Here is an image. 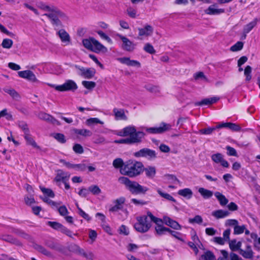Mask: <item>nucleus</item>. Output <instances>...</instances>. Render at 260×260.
Masks as SVG:
<instances>
[{
	"instance_id": "1",
	"label": "nucleus",
	"mask_w": 260,
	"mask_h": 260,
	"mask_svg": "<svg viewBox=\"0 0 260 260\" xmlns=\"http://www.w3.org/2000/svg\"><path fill=\"white\" fill-rule=\"evenodd\" d=\"M44 15L47 17L51 24L56 27H62V22H66L69 20L68 17L55 6Z\"/></svg>"
},
{
	"instance_id": "2",
	"label": "nucleus",
	"mask_w": 260,
	"mask_h": 260,
	"mask_svg": "<svg viewBox=\"0 0 260 260\" xmlns=\"http://www.w3.org/2000/svg\"><path fill=\"white\" fill-rule=\"evenodd\" d=\"M143 164L138 161L128 160L120 170V173L130 177L139 175L143 170Z\"/></svg>"
},
{
	"instance_id": "3",
	"label": "nucleus",
	"mask_w": 260,
	"mask_h": 260,
	"mask_svg": "<svg viewBox=\"0 0 260 260\" xmlns=\"http://www.w3.org/2000/svg\"><path fill=\"white\" fill-rule=\"evenodd\" d=\"M118 181L120 183L125 186L132 194H145L148 190L147 187L143 186L139 184L137 182L130 180L125 177H120L118 178Z\"/></svg>"
},
{
	"instance_id": "4",
	"label": "nucleus",
	"mask_w": 260,
	"mask_h": 260,
	"mask_svg": "<svg viewBox=\"0 0 260 260\" xmlns=\"http://www.w3.org/2000/svg\"><path fill=\"white\" fill-rule=\"evenodd\" d=\"M82 44L87 49L95 53H99L101 51H107V48L93 38L83 39L82 40Z\"/></svg>"
},
{
	"instance_id": "5",
	"label": "nucleus",
	"mask_w": 260,
	"mask_h": 260,
	"mask_svg": "<svg viewBox=\"0 0 260 260\" xmlns=\"http://www.w3.org/2000/svg\"><path fill=\"white\" fill-rule=\"evenodd\" d=\"M147 214L146 215L138 216L137 217V222L135 224L134 228L137 231L140 233L147 232L151 226V220H149Z\"/></svg>"
},
{
	"instance_id": "6",
	"label": "nucleus",
	"mask_w": 260,
	"mask_h": 260,
	"mask_svg": "<svg viewBox=\"0 0 260 260\" xmlns=\"http://www.w3.org/2000/svg\"><path fill=\"white\" fill-rule=\"evenodd\" d=\"M147 214L151 221H153L156 224L155 230L156 234L160 236L165 234L166 232L170 231V229L162 225V219L154 216L150 212H148Z\"/></svg>"
},
{
	"instance_id": "7",
	"label": "nucleus",
	"mask_w": 260,
	"mask_h": 260,
	"mask_svg": "<svg viewBox=\"0 0 260 260\" xmlns=\"http://www.w3.org/2000/svg\"><path fill=\"white\" fill-rule=\"evenodd\" d=\"M172 125L164 122L161 123L159 126L154 127H147L145 126L141 127L140 128L142 130H145L148 134H162L166 131H170L171 129Z\"/></svg>"
},
{
	"instance_id": "8",
	"label": "nucleus",
	"mask_w": 260,
	"mask_h": 260,
	"mask_svg": "<svg viewBox=\"0 0 260 260\" xmlns=\"http://www.w3.org/2000/svg\"><path fill=\"white\" fill-rule=\"evenodd\" d=\"M48 85L53 88H54L56 90L59 91H75L78 88L76 83L72 80H67L62 85H55L51 84H48Z\"/></svg>"
},
{
	"instance_id": "9",
	"label": "nucleus",
	"mask_w": 260,
	"mask_h": 260,
	"mask_svg": "<svg viewBox=\"0 0 260 260\" xmlns=\"http://www.w3.org/2000/svg\"><path fill=\"white\" fill-rule=\"evenodd\" d=\"M145 136V134L143 131H138L136 136L126 139H122L118 140H115L114 143L117 144H133L140 143L142 139Z\"/></svg>"
},
{
	"instance_id": "10",
	"label": "nucleus",
	"mask_w": 260,
	"mask_h": 260,
	"mask_svg": "<svg viewBox=\"0 0 260 260\" xmlns=\"http://www.w3.org/2000/svg\"><path fill=\"white\" fill-rule=\"evenodd\" d=\"M75 68L79 71L78 74L84 78L91 79L95 74V70L93 68H84L78 66H75Z\"/></svg>"
},
{
	"instance_id": "11",
	"label": "nucleus",
	"mask_w": 260,
	"mask_h": 260,
	"mask_svg": "<svg viewBox=\"0 0 260 260\" xmlns=\"http://www.w3.org/2000/svg\"><path fill=\"white\" fill-rule=\"evenodd\" d=\"M126 199L123 197H119L113 201V205L109 209V211L111 212H117L119 210H123L124 205Z\"/></svg>"
},
{
	"instance_id": "12",
	"label": "nucleus",
	"mask_w": 260,
	"mask_h": 260,
	"mask_svg": "<svg viewBox=\"0 0 260 260\" xmlns=\"http://www.w3.org/2000/svg\"><path fill=\"white\" fill-rule=\"evenodd\" d=\"M116 36L121 40L122 42L121 48L124 50L132 52L135 49V45L128 38L119 34H116Z\"/></svg>"
},
{
	"instance_id": "13",
	"label": "nucleus",
	"mask_w": 260,
	"mask_h": 260,
	"mask_svg": "<svg viewBox=\"0 0 260 260\" xmlns=\"http://www.w3.org/2000/svg\"><path fill=\"white\" fill-rule=\"evenodd\" d=\"M134 156L137 157H147L148 159H153L156 157L155 151L148 148H143L136 152L134 153Z\"/></svg>"
},
{
	"instance_id": "14",
	"label": "nucleus",
	"mask_w": 260,
	"mask_h": 260,
	"mask_svg": "<svg viewBox=\"0 0 260 260\" xmlns=\"http://www.w3.org/2000/svg\"><path fill=\"white\" fill-rule=\"evenodd\" d=\"M70 177V174L69 173L58 170L56 172V175L54 179V181L55 182L58 186H60L61 182L64 183L66 181H69Z\"/></svg>"
},
{
	"instance_id": "15",
	"label": "nucleus",
	"mask_w": 260,
	"mask_h": 260,
	"mask_svg": "<svg viewBox=\"0 0 260 260\" xmlns=\"http://www.w3.org/2000/svg\"><path fill=\"white\" fill-rule=\"evenodd\" d=\"M18 74L21 78L27 79L31 82H39V81L37 79L36 75L30 70L19 71Z\"/></svg>"
},
{
	"instance_id": "16",
	"label": "nucleus",
	"mask_w": 260,
	"mask_h": 260,
	"mask_svg": "<svg viewBox=\"0 0 260 260\" xmlns=\"http://www.w3.org/2000/svg\"><path fill=\"white\" fill-rule=\"evenodd\" d=\"M117 60L121 63L125 64L129 67H134L140 68L141 63L139 61L136 60H131L130 58L127 57H123L118 58Z\"/></svg>"
},
{
	"instance_id": "17",
	"label": "nucleus",
	"mask_w": 260,
	"mask_h": 260,
	"mask_svg": "<svg viewBox=\"0 0 260 260\" xmlns=\"http://www.w3.org/2000/svg\"><path fill=\"white\" fill-rule=\"evenodd\" d=\"M74 251L77 254L85 257L87 260H93L94 255L91 251H85L77 245L75 246Z\"/></svg>"
},
{
	"instance_id": "18",
	"label": "nucleus",
	"mask_w": 260,
	"mask_h": 260,
	"mask_svg": "<svg viewBox=\"0 0 260 260\" xmlns=\"http://www.w3.org/2000/svg\"><path fill=\"white\" fill-rule=\"evenodd\" d=\"M212 160L216 164L220 163L221 165L225 168H228L229 164L228 162L223 159V155L219 153L213 154L211 156Z\"/></svg>"
},
{
	"instance_id": "19",
	"label": "nucleus",
	"mask_w": 260,
	"mask_h": 260,
	"mask_svg": "<svg viewBox=\"0 0 260 260\" xmlns=\"http://www.w3.org/2000/svg\"><path fill=\"white\" fill-rule=\"evenodd\" d=\"M57 35L59 37L61 41L65 44L68 45L71 43V37L69 34L64 29H61L57 32Z\"/></svg>"
},
{
	"instance_id": "20",
	"label": "nucleus",
	"mask_w": 260,
	"mask_h": 260,
	"mask_svg": "<svg viewBox=\"0 0 260 260\" xmlns=\"http://www.w3.org/2000/svg\"><path fill=\"white\" fill-rule=\"evenodd\" d=\"M162 223L175 230H181V225L175 220H174L168 216H164L162 219Z\"/></svg>"
},
{
	"instance_id": "21",
	"label": "nucleus",
	"mask_w": 260,
	"mask_h": 260,
	"mask_svg": "<svg viewBox=\"0 0 260 260\" xmlns=\"http://www.w3.org/2000/svg\"><path fill=\"white\" fill-rule=\"evenodd\" d=\"M139 36H150L153 31L152 27L150 25H146L144 28H139Z\"/></svg>"
},
{
	"instance_id": "22",
	"label": "nucleus",
	"mask_w": 260,
	"mask_h": 260,
	"mask_svg": "<svg viewBox=\"0 0 260 260\" xmlns=\"http://www.w3.org/2000/svg\"><path fill=\"white\" fill-rule=\"evenodd\" d=\"M257 19L255 18L244 26L243 31V39L246 38L247 34L249 33L257 25Z\"/></svg>"
},
{
	"instance_id": "23",
	"label": "nucleus",
	"mask_w": 260,
	"mask_h": 260,
	"mask_svg": "<svg viewBox=\"0 0 260 260\" xmlns=\"http://www.w3.org/2000/svg\"><path fill=\"white\" fill-rule=\"evenodd\" d=\"M113 112L116 120H127V117L125 114L123 109L114 108Z\"/></svg>"
},
{
	"instance_id": "24",
	"label": "nucleus",
	"mask_w": 260,
	"mask_h": 260,
	"mask_svg": "<svg viewBox=\"0 0 260 260\" xmlns=\"http://www.w3.org/2000/svg\"><path fill=\"white\" fill-rule=\"evenodd\" d=\"M222 127H227L232 131L236 132L240 129V126L239 125L231 122L222 123L216 126V128H220Z\"/></svg>"
},
{
	"instance_id": "25",
	"label": "nucleus",
	"mask_w": 260,
	"mask_h": 260,
	"mask_svg": "<svg viewBox=\"0 0 260 260\" xmlns=\"http://www.w3.org/2000/svg\"><path fill=\"white\" fill-rule=\"evenodd\" d=\"M219 100V98L217 97H212L211 98L204 99L200 102L195 103L196 106L208 105L216 103Z\"/></svg>"
},
{
	"instance_id": "26",
	"label": "nucleus",
	"mask_w": 260,
	"mask_h": 260,
	"mask_svg": "<svg viewBox=\"0 0 260 260\" xmlns=\"http://www.w3.org/2000/svg\"><path fill=\"white\" fill-rule=\"evenodd\" d=\"M123 129L126 137L129 136V138L136 136V134L138 133V132L136 131V127L133 125L127 126L123 128Z\"/></svg>"
},
{
	"instance_id": "27",
	"label": "nucleus",
	"mask_w": 260,
	"mask_h": 260,
	"mask_svg": "<svg viewBox=\"0 0 260 260\" xmlns=\"http://www.w3.org/2000/svg\"><path fill=\"white\" fill-rule=\"evenodd\" d=\"M24 138L26 141L27 145H30L35 148L40 149L39 146H38L33 138L29 134V133L24 135Z\"/></svg>"
},
{
	"instance_id": "28",
	"label": "nucleus",
	"mask_w": 260,
	"mask_h": 260,
	"mask_svg": "<svg viewBox=\"0 0 260 260\" xmlns=\"http://www.w3.org/2000/svg\"><path fill=\"white\" fill-rule=\"evenodd\" d=\"M224 12V9H216L214 5L210 6L207 10H205V13L209 15L219 14L223 13Z\"/></svg>"
},
{
	"instance_id": "29",
	"label": "nucleus",
	"mask_w": 260,
	"mask_h": 260,
	"mask_svg": "<svg viewBox=\"0 0 260 260\" xmlns=\"http://www.w3.org/2000/svg\"><path fill=\"white\" fill-rule=\"evenodd\" d=\"M230 212L228 211L218 210L212 212V215L216 218H221L228 216Z\"/></svg>"
},
{
	"instance_id": "30",
	"label": "nucleus",
	"mask_w": 260,
	"mask_h": 260,
	"mask_svg": "<svg viewBox=\"0 0 260 260\" xmlns=\"http://www.w3.org/2000/svg\"><path fill=\"white\" fill-rule=\"evenodd\" d=\"M214 196L216 198V199L218 200L220 205L225 206L229 202L228 200L225 198V197L221 193L219 192H215L214 193Z\"/></svg>"
},
{
	"instance_id": "31",
	"label": "nucleus",
	"mask_w": 260,
	"mask_h": 260,
	"mask_svg": "<svg viewBox=\"0 0 260 260\" xmlns=\"http://www.w3.org/2000/svg\"><path fill=\"white\" fill-rule=\"evenodd\" d=\"M198 191L204 199L210 198L213 194L212 191L205 189L203 187L199 188Z\"/></svg>"
},
{
	"instance_id": "32",
	"label": "nucleus",
	"mask_w": 260,
	"mask_h": 260,
	"mask_svg": "<svg viewBox=\"0 0 260 260\" xmlns=\"http://www.w3.org/2000/svg\"><path fill=\"white\" fill-rule=\"evenodd\" d=\"M4 91L15 100H18L20 98L19 93L13 88H4Z\"/></svg>"
},
{
	"instance_id": "33",
	"label": "nucleus",
	"mask_w": 260,
	"mask_h": 260,
	"mask_svg": "<svg viewBox=\"0 0 260 260\" xmlns=\"http://www.w3.org/2000/svg\"><path fill=\"white\" fill-rule=\"evenodd\" d=\"M178 193L179 195L188 199H190L192 196V191L190 189L188 188L179 190Z\"/></svg>"
},
{
	"instance_id": "34",
	"label": "nucleus",
	"mask_w": 260,
	"mask_h": 260,
	"mask_svg": "<svg viewBox=\"0 0 260 260\" xmlns=\"http://www.w3.org/2000/svg\"><path fill=\"white\" fill-rule=\"evenodd\" d=\"M74 133L84 137H90L92 135V132L87 129H75Z\"/></svg>"
},
{
	"instance_id": "35",
	"label": "nucleus",
	"mask_w": 260,
	"mask_h": 260,
	"mask_svg": "<svg viewBox=\"0 0 260 260\" xmlns=\"http://www.w3.org/2000/svg\"><path fill=\"white\" fill-rule=\"evenodd\" d=\"M86 124L89 126H92L94 124H103L104 122L102 121H101L99 118H90L88 119H87L85 121Z\"/></svg>"
},
{
	"instance_id": "36",
	"label": "nucleus",
	"mask_w": 260,
	"mask_h": 260,
	"mask_svg": "<svg viewBox=\"0 0 260 260\" xmlns=\"http://www.w3.org/2000/svg\"><path fill=\"white\" fill-rule=\"evenodd\" d=\"M3 240L10 242L12 244H14L17 246H21L22 244L21 243L18 241V240L13 238L11 236L7 235V236H4L2 238Z\"/></svg>"
},
{
	"instance_id": "37",
	"label": "nucleus",
	"mask_w": 260,
	"mask_h": 260,
	"mask_svg": "<svg viewBox=\"0 0 260 260\" xmlns=\"http://www.w3.org/2000/svg\"><path fill=\"white\" fill-rule=\"evenodd\" d=\"M215 257L212 252L207 251L201 255L200 260H214Z\"/></svg>"
},
{
	"instance_id": "38",
	"label": "nucleus",
	"mask_w": 260,
	"mask_h": 260,
	"mask_svg": "<svg viewBox=\"0 0 260 260\" xmlns=\"http://www.w3.org/2000/svg\"><path fill=\"white\" fill-rule=\"evenodd\" d=\"M145 172L146 176L148 177H153L156 173L155 168L153 167H149L145 169Z\"/></svg>"
},
{
	"instance_id": "39",
	"label": "nucleus",
	"mask_w": 260,
	"mask_h": 260,
	"mask_svg": "<svg viewBox=\"0 0 260 260\" xmlns=\"http://www.w3.org/2000/svg\"><path fill=\"white\" fill-rule=\"evenodd\" d=\"M13 42L9 39H4L2 43V46L5 49H10L12 47Z\"/></svg>"
},
{
	"instance_id": "40",
	"label": "nucleus",
	"mask_w": 260,
	"mask_h": 260,
	"mask_svg": "<svg viewBox=\"0 0 260 260\" xmlns=\"http://www.w3.org/2000/svg\"><path fill=\"white\" fill-rule=\"evenodd\" d=\"M145 88L149 91L152 93H157L160 92V88L158 86L150 84L146 85Z\"/></svg>"
},
{
	"instance_id": "41",
	"label": "nucleus",
	"mask_w": 260,
	"mask_h": 260,
	"mask_svg": "<svg viewBox=\"0 0 260 260\" xmlns=\"http://www.w3.org/2000/svg\"><path fill=\"white\" fill-rule=\"evenodd\" d=\"M157 192L161 197L166 199V200L171 201L173 202H176L175 199L170 194L164 192L160 189L157 190Z\"/></svg>"
},
{
	"instance_id": "42",
	"label": "nucleus",
	"mask_w": 260,
	"mask_h": 260,
	"mask_svg": "<svg viewBox=\"0 0 260 260\" xmlns=\"http://www.w3.org/2000/svg\"><path fill=\"white\" fill-rule=\"evenodd\" d=\"M239 253L245 258H251L253 257V252L251 249L247 251L240 249Z\"/></svg>"
},
{
	"instance_id": "43",
	"label": "nucleus",
	"mask_w": 260,
	"mask_h": 260,
	"mask_svg": "<svg viewBox=\"0 0 260 260\" xmlns=\"http://www.w3.org/2000/svg\"><path fill=\"white\" fill-rule=\"evenodd\" d=\"M245 230H246V226L245 225H239L238 224L234 227V234L235 235H239L243 233Z\"/></svg>"
},
{
	"instance_id": "44",
	"label": "nucleus",
	"mask_w": 260,
	"mask_h": 260,
	"mask_svg": "<svg viewBox=\"0 0 260 260\" xmlns=\"http://www.w3.org/2000/svg\"><path fill=\"white\" fill-rule=\"evenodd\" d=\"M40 189L41 190V191L43 192V193L44 194H46V196H47L48 197H49L50 198L54 197V196H55L54 193L53 192L52 190H51V189L46 188L42 186H40Z\"/></svg>"
},
{
	"instance_id": "45",
	"label": "nucleus",
	"mask_w": 260,
	"mask_h": 260,
	"mask_svg": "<svg viewBox=\"0 0 260 260\" xmlns=\"http://www.w3.org/2000/svg\"><path fill=\"white\" fill-rule=\"evenodd\" d=\"M83 86L88 89H92L95 87L96 84L93 81H83L82 82Z\"/></svg>"
},
{
	"instance_id": "46",
	"label": "nucleus",
	"mask_w": 260,
	"mask_h": 260,
	"mask_svg": "<svg viewBox=\"0 0 260 260\" xmlns=\"http://www.w3.org/2000/svg\"><path fill=\"white\" fill-rule=\"evenodd\" d=\"M252 69L249 66H247L244 70V75L246 76V81L249 82L251 79V73Z\"/></svg>"
},
{
	"instance_id": "47",
	"label": "nucleus",
	"mask_w": 260,
	"mask_h": 260,
	"mask_svg": "<svg viewBox=\"0 0 260 260\" xmlns=\"http://www.w3.org/2000/svg\"><path fill=\"white\" fill-rule=\"evenodd\" d=\"M47 224L52 228L53 229L56 230H59L61 231V230L63 226V225L57 222H54V221H48Z\"/></svg>"
},
{
	"instance_id": "48",
	"label": "nucleus",
	"mask_w": 260,
	"mask_h": 260,
	"mask_svg": "<svg viewBox=\"0 0 260 260\" xmlns=\"http://www.w3.org/2000/svg\"><path fill=\"white\" fill-rule=\"evenodd\" d=\"M243 47V43L242 42H238L235 45L232 46L230 50L233 52H236L241 50Z\"/></svg>"
},
{
	"instance_id": "49",
	"label": "nucleus",
	"mask_w": 260,
	"mask_h": 260,
	"mask_svg": "<svg viewBox=\"0 0 260 260\" xmlns=\"http://www.w3.org/2000/svg\"><path fill=\"white\" fill-rule=\"evenodd\" d=\"M124 164L121 158H117L114 160L113 162V166L115 168H121Z\"/></svg>"
},
{
	"instance_id": "50",
	"label": "nucleus",
	"mask_w": 260,
	"mask_h": 260,
	"mask_svg": "<svg viewBox=\"0 0 260 260\" xmlns=\"http://www.w3.org/2000/svg\"><path fill=\"white\" fill-rule=\"evenodd\" d=\"M88 190L94 195H98L101 193V189L97 185H92L88 187Z\"/></svg>"
},
{
	"instance_id": "51",
	"label": "nucleus",
	"mask_w": 260,
	"mask_h": 260,
	"mask_svg": "<svg viewBox=\"0 0 260 260\" xmlns=\"http://www.w3.org/2000/svg\"><path fill=\"white\" fill-rule=\"evenodd\" d=\"M35 248L38 251L41 252L46 256H51L52 255L51 252L47 250L44 247L41 245H37Z\"/></svg>"
},
{
	"instance_id": "52",
	"label": "nucleus",
	"mask_w": 260,
	"mask_h": 260,
	"mask_svg": "<svg viewBox=\"0 0 260 260\" xmlns=\"http://www.w3.org/2000/svg\"><path fill=\"white\" fill-rule=\"evenodd\" d=\"M38 117L40 119L50 121V120L53 119V117L49 114L44 112H40L38 114Z\"/></svg>"
},
{
	"instance_id": "53",
	"label": "nucleus",
	"mask_w": 260,
	"mask_h": 260,
	"mask_svg": "<svg viewBox=\"0 0 260 260\" xmlns=\"http://www.w3.org/2000/svg\"><path fill=\"white\" fill-rule=\"evenodd\" d=\"M76 206L78 210V214L81 216H82L83 218H84L85 220L87 221H89L91 220L90 217L79 207L78 204H76Z\"/></svg>"
},
{
	"instance_id": "54",
	"label": "nucleus",
	"mask_w": 260,
	"mask_h": 260,
	"mask_svg": "<svg viewBox=\"0 0 260 260\" xmlns=\"http://www.w3.org/2000/svg\"><path fill=\"white\" fill-rule=\"evenodd\" d=\"M1 117H6V118L8 120L13 119L12 115L11 113L8 112L7 109H4L0 112Z\"/></svg>"
},
{
	"instance_id": "55",
	"label": "nucleus",
	"mask_w": 260,
	"mask_h": 260,
	"mask_svg": "<svg viewBox=\"0 0 260 260\" xmlns=\"http://www.w3.org/2000/svg\"><path fill=\"white\" fill-rule=\"evenodd\" d=\"M188 221L190 223L201 224L203 222V219L200 215H196L194 218H189Z\"/></svg>"
},
{
	"instance_id": "56",
	"label": "nucleus",
	"mask_w": 260,
	"mask_h": 260,
	"mask_svg": "<svg viewBox=\"0 0 260 260\" xmlns=\"http://www.w3.org/2000/svg\"><path fill=\"white\" fill-rule=\"evenodd\" d=\"M38 7L46 12H49L54 7V6L47 5L43 3H40L38 5Z\"/></svg>"
},
{
	"instance_id": "57",
	"label": "nucleus",
	"mask_w": 260,
	"mask_h": 260,
	"mask_svg": "<svg viewBox=\"0 0 260 260\" xmlns=\"http://www.w3.org/2000/svg\"><path fill=\"white\" fill-rule=\"evenodd\" d=\"M48 246L57 251H61L63 249L61 245L56 243H48Z\"/></svg>"
},
{
	"instance_id": "58",
	"label": "nucleus",
	"mask_w": 260,
	"mask_h": 260,
	"mask_svg": "<svg viewBox=\"0 0 260 260\" xmlns=\"http://www.w3.org/2000/svg\"><path fill=\"white\" fill-rule=\"evenodd\" d=\"M144 50L147 53L150 54H154L155 53V50L154 49L153 46L151 45L150 43H147L145 45L144 47Z\"/></svg>"
},
{
	"instance_id": "59",
	"label": "nucleus",
	"mask_w": 260,
	"mask_h": 260,
	"mask_svg": "<svg viewBox=\"0 0 260 260\" xmlns=\"http://www.w3.org/2000/svg\"><path fill=\"white\" fill-rule=\"evenodd\" d=\"M131 203H133L136 206H142L143 205H145L147 204L146 201H145L143 200L137 199H132L131 200Z\"/></svg>"
},
{
	"instance_id": "60",
	"label": "nucleus",
	"mask_w": 260,
	"mask_h": 260,
	"mask_svg": "<svg viewBox=\"0 0 260 260\" xmlns=\"http://www.w3.org/2000/svg\"><path fill=\"white\" fill-rule=\"evenodd\" d=\"M15 233L19 235L20 237L25 239H29L30 237L27 233H25L24 231L17 229L15 231Z\"/></svg>"
},
{
	"instance_id": "61",
	"label": "nucleus",
	"mask_w": 260,
	"mask_h": 260,
	"mask_svg": "<svg viewBox=\"0 0 260 260\" xmlns=\"http://www.w3.org/2000/svg\"><path fill=\"white\" fill-rule=\"evenodd\" d=\"M98 34L103 39L106 40L108 42L111 44L112 43V40L106 34L101 30L97 31Z\"/></svg>"
},
{
	"instance_id": "62",
	"label": "nucleus",
	"mask_w": 260,
	"mask_h": 260,
	"mask_svg": "<svg viewBox=\"0 0 260 260\" xmlns=\"http://www.w3.org/2000/svg\"><path fill=\"white\" fill-rule=\"evenodd\" d=\"M128 15L133 18H135L137 16V11L133 8L129 7L126 10Z\"/></svg>"
},
{
	"instance_id": "63",
	"label": "nucleus",
	"mask_w": 260,
	"mask_h": 260,
	"mask_svg": "<svg viewBox=\"0 0 260 260\" xmlns=\"http://www.w3.org/2000/svg\"><path fill=\"white\" fill-rule=\"evenodd\" d=\"M228 151L227 154L230 156H237V153L236 149L231 146H228L226 147Z\"/></svg>"
},
{
	"instance_id": "64",
	"label": "nucleus",
	"mask_w": 260,
	"mask_h": 260,
	"mask_svg": "<svg viewBox=\"0 0 260 260\" xmlns=\"http://www.w3.org/2000/svg\"><path fill=\"white\" fill-rule=\"evenodd\" d=\"M73 149L75 152L78 154H82L84 151L82 146L79 144H75Z\"/></svg>"
}]
</instances>
